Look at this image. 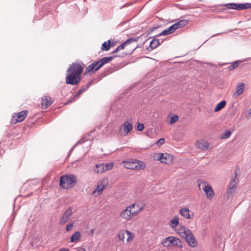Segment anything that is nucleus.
Returning <instances> with one entry per match:
<instances>
[{
	"label": "nucleus",
	"instance_id": "41",
	"mask_svg": "<svg viewBox=\"0 0 251 251\" xmlns=\"http://www.w3.org/2000/svg\"><path fill=\"white\" fill-rule=\"evenodd\" d=\"M164 142H165V140L164 138H161L157 142V144L158 145V146H161L162 145V144H163L164 143Z\"/></svg>",
	"mask_w": 251,
	"mask_h": 251
},
{
	"label": "nucleus",
	"instance_id": "23",
	"mask_svg": "<svg viewBox=\"0 0 251 251\" xmlns=\"http://www.w3.org/2000/svg\"><path fill=\"white\" fill-rule=\"evenodd\" d=\"M129 169L132 170H143L145 168V165L142 162L137 161V164L134 167H128Z\"/></svg>",
	"mask_w": 251,
	"mask_h": 251
},
{
	"label": "nucleus",
	"instance_id": "5",
	"mask_svg": "<svg viewBox=\"0 0 251 251\" xmlns=\"http://www.w3.org/2000/svg\"><path fill=\"white\" fill-rule=\"evenodd\" d=\"M161 244L164 247H170L172 246L180 249L183 247L181 241L178 238L173 236H170L163 239Z\"/></svg>",
	"mask_w": 251,
	"mask_h": 251
},
{
	"label": "nucleus",
	"instance_id": "12",
	"mask_svg": "<svg viewBox=\"0 0 251 251\" xmlns=\"http://www.w3.org/2000/svg\"><path fill=\"white\" fill-rule=\"evenodd\" d=\"M236 188V184L235 183V179H233L229 183V188L226 194V197L228 199L231 197L232 195L234 193Z\"/></svg>",
	"mask_w": 251,
	"mask_h": 251
},
{
	"label": "nucleus",
	"instance_id": "32",
	"mask_svg": "<svg viewBox=\"0 0 251 251\" xmlns=\"http://www.w3.org/2000/svg\"><path fill=\"white\" fill-rule=\"evenodd\" d=\"M231 134V132L229 131L226 130L221 135V138L223 139L228 138Z\"/></svg>",
	"mask_w": 251,
	"mask_h": 251
},
{
	"label": "nucleus",
	"instance_id": "24",
	"mask_svg": "<svg viewBox=\"0 0 251 251\" xmlns=\"http://www.w3.org/2000/svg\"><path fill=\"white\" fill-rule=\"evenodd\" d=\"M81 234L79 231H76L71 237V242H77L81 238Z\"/></svg>",
	"mask_w": 251,
	"mask_h": 251
},
{
	"label": "nucleus",
	"instance_id": "9",
	"mask_svg": "<svg viewBox=\"0 0 251 251\" xmlns=\"http://www.w3.org/2000/svg\"><path fill=\"white\" fill-rule=\"evenodd\" d=\"M202 185L204 186L203 190L205 193L206 197L209 199H212L214 196V193L211 186L206 182H203Z\"/></svg>",
	"mask_w": 251,
	"mask_h": 251
},
{
	"label": "nucleus",
	"instance_id": "4",
	"mask_svg": "<svg viewBox=\"0 0 251 251\" xmlns=\"http://www.w3.org/2000/svg\"><path fill=\"white\" fill-rule=\"evenodd\" d=\"M136 206L138 208V205H136L135 203H132L128 206L121 213V217L126 220H129L130 219L131 216H135L137 214H139L143 209V208L140 207L137 210H135V208Z\"/></svg>",
	"mask_w": 251,
	"mask_h": 251
},
{
	"label": "nucleus",
	"instance_id": "19",
	"mask_svg": "<svg viewBox=\"0 0 251 251\" xmlns=\"http://www.w3.org/2000/svg\"><path fill=\"white\" fill-rule=\"evenodd\" d=\"M178 216H175L169 222L170 226L173 229L176 228L179 225Z\"/></svg>",
	"mask_w": 251,
	"mask_h": 251
},
{
	"label": "nucleus",
	"instance_id": "10",
	"mask_svg": "<svg viewBox=\"0 0 251 251\" xmlns=\"http://www.w3.org/2000/svg\"><path fill=\"white\" fill-rule=\"evenodd\" d=\"M106 184V182L105 180L99 181L96 189L93 192V194L97 193L98 196H100L104 190Z\"/></svg>",
	"mask_w": 251,
	"mask_h": 251
},
{
	"label": "nucleus",
	"instance_id": "38",
	"mask_svg": "<svg viewBox=\"0 0 251 251\" xmlns=\"http://www.w3.org/2000/svg\"><path fill=\"white\" fill-rule=\"evenodd\" d=\"M125 232L128 235V238L126 239L127 241L129 242V241H131V240H132L133 238L131 237V232L127 230Z\"/></svg>",
	"mask_w": 251,
	"mask_h": 251
},
{
	"label": "nucleus",
	"instance_id": "3",
	"mask_svg": "<svg viewBox=\"0 0 251 251\" xmlns=\"http://www.w3.org/2000/svg\"><path fill=\"white\" fill-rule=\"evenodd\" d=\"M77 181L76 176L73 175H65L60 178L59 185L65 189L73 188Z\"/></svg>",
	"mask_w": 251,
	"mask_h": 251
},
{
	"label": "nucleus",
	"instance_id": "44",
	"mask_svg": "<svg viewBox=\"0 0 251 251\" xmlns=\"http://www.w3.org/2000/svg\"><path fill=\"white\" fill-rule=\"evenodd\" d=\"M76 251H86V249L84 248H81Z\"/></svg>",
	"mask_w": 251,
	"mask_h": 251
},
{
	"label": "nucleus",
	"instance_id": "31",
	"mask_svg": "<svg viewBox=\"0 0 251 251\" xmlns=\"http://www.w3.org/2000/svg\"><path fill=\"white\" fill-rule=\"evenodd\" d=\"M110 48V41L108 40L107 42H104L102 44L101 50H108Z\"/></svg>",
	"mask_w": 251,
	"mask_h": 251
},
{
	"label": "nucleus",
	"instance_id": "2",
	"mask_svg": "<svg viewBox=\"0 0 251 251\" xmlns=\"http://www.w3.org/2000/svg\"><path fill=\"white\" fill-rule=\"evenodd\" d=\"M177 233L182 238L186 240L189 245L192 248L196 247L198 243L192 231L188 228L182 226L177 230Z\"/></svg>",
	"mask_w": 251,
	"mask_h": 251
},
{
	"label": "nucleus",
	"instance_id": "34",
	"mask_svg": "<svg viewBox=\"0 0 251 251\" xmlns=\"http://www.w3.org/2000/svg\"><path fill=\"white\" fill-rule=\"evenodd\" d=\"M137 160L132 161H129L126 163V168L129 169L128 167H134L135 164H137Z\"/></svg>",
	"mask_w": 251,
	"mask_h": 251
},
{
	"label": "nucleus",
	"instance_id": "27",
	"mask_svg": "<svg viewBox=\"0 0 251 251\" xmlns=\"http://www.w3.org/2000/svg\"><path fill=\"white\" fill-rule=\"evenodd\" d=\"M95 172L98 174L104 172L105 170L104 167V163L96 165V169H95Z\"/></svg>",
	"mask_w": 251,
	"mask_h": 251
},
{
	"label": "nucleus",
	"instance_id": "13",
	"mask_svg": "<svg viewBox=\"0 0 251 251\" xmlns=\"http://www.w3.org/2000/svg\"><path fill=\"white\" fill-rule=\"evenodd\" d=\"M52 103V101H51V98L45 97L44 98H42V101L41 102L42 108L43 109H46L49 106H50Z\"/></svg>",
	"mask_w": 251,
	"mask_h": 251
},
{
	"label": "nucleus",
	"instance_id": "43",
	"mask_svg": "<svg viewBox=\"0 0 251 251\" xmlns=\"http://www.w3.org/2000/svg\"><path fill=\"white\" fill-rule=\"evenodd\" d=\"M130 5V3H126V4H125L124 5H123V6H122L120 8H121V9H122V8H123L124 7H126V6H129V5Z\"/></svg>",
	"mask_w": 251,
	"mask_h": 251
},
{
	"label": "nucleus",
	"instance_id": "8",
	"mask_svg": "<svg viewBox=\"0 0 251 251\" xmlns=\"http://www.w3.org/2000/svg\"><path fill=\"white\" fill-rule=\"evenodd\" d=\"M27 113V110H24L15 114V115L13 116L12 119V121H15L14 124L24 121L26 117Z\"/></svg>",
	"mask_w": 251,
	"mask_h": 251
},
{
	"label": "nucleus",
	"instance_id": "21",
	"mask_svg": "<svg viewBox=\"0 0 251 251\" xmlns=\"http://www.w3.org/2000/svg\"><path fill=\"white\" fill-rule=\"evenodd\" d=\"M188 21L186 20H181L179 21L178 22L176 23L173 24L174 26L175 27L176 30L181 28L183 26L186 25L188 24Z\"/></svg>",
	"mask_w": 251,
	"mask_h": 251
},
{
	"label": "nucleus",
	"instance_id": "30",
	"mask_svg": "<svg viewBox=\"0 0 251 251\" xmlns=\"http://www.w3.org/2000/svg\"><path fill=\"white\" fill-rule=\"evenodd\" d=\"M226 104V101L225 100H222L221 102H220L216 106L214 111L215 112H217L220 110H221L222 109H223Z\"/></svg>",
	"mask_w": 251,
	"mask_h": 251
},
{
	"label": "nucleus",
	"instance_id": "36",
	"mask_svg": "<svg viewBox=\"0 0 251 251\" xmlns=\"http://www.w3.org/2000/svg\"><path fill=\"white\" fill-rule=\"evenodd\" d=\"M178 119V117L177 115H174L173 116L171 117L169 123L171 124H172L175 122H176Z\"/></svg>",
	"mask_w": 251,
	"mask_h": 251
},
{
	"label": "nucleus",
	"instance_id": "22",
	"mask_svg": "<svg viewBox=\"0 0 251 251\" xmlns=\"http://www.w3.org/2000/svg\"><path fill=\"white\" fill-rule=\"evenodd\" d=\"M190 210L188 208H183L180 209V214L185 218L189 219L191 218L190 215Z\"/></svg>",
	"mask_w": 251,
	"mask_h": 251
},
{
	"label": "nucleus",
	"instance_id": "11",
	"mask_svg": "<svg viewBox=\"0 0 251 251\" xmlns=\"http://www.w3.org/2000/svg\"><path fill=\"white\" fill-rule=\"evenodd\" d=\"M72 214V209L69 207L67 209L63 214V216L60 221V224L62 225L65 224L69 220Z\"/></svg>",
	"mask_w": 251,
	"mask_h": 251
},
{
	"label": "nucleus",
	"instance_id": "45",
	"mask_svg": "<svg viewBox=\"0 0 251 251\" xmlns=\"http://www.w3.org/2000/svg\"><path fill=\"white\" fill-rule=\"evenodd\" d=\"M119 50H118V48H117L113 51V53H116Z\"/></svg>",
	"mask_w": 251,
	"mask_h": 251
},
{
	"label": "nucleus",
	"instance_id": "18",
	"mask_svg": "<svg viewBox=\"0 0 251 251\" xmlns=\"http://www.w3.org/2000/svg\"><path fill=\"white\" fill-rule=\"evenodd\" d=\"M132 124L128 122H126L122 125L121 130L123 129L124 132H126V134H127L132 130Z\"/></svg>",
	"mask_w": 251,
	"mask_h": 251
},
{
	"label": "nucleus",
	"instance_id": "26",
	"mask_svg": "<svg viewBox=\"0 0 251 251\" xmlns=\"http://www.w3.org/2000/svg\"><path fill=\"white\" fill-rule=\"evenodd\" d=\"M242 62V60H237L231 63V65L227 67L229 71H232L236 68L238 65Z\"/></svg>",
	"mask_w": 251,
	"mask_h": 251
},
{
	"label": "nucleus",
	"instance_id": "14",
	"mask_svg": "<svg viewBox=\"0 0 251 251\" xmlns=\"http://www.w3.org/2000/svg\"><path fill=\"white\" fill-rule=\"evenodd\" d=\"M139 38V37H136L134 38H130L129 39L127 40L126 41L124 42V43H123L117 47L118 50H120L124 49L126 45L130 44L132 42H137Z\"/></svg>",
	"mask_w": 251,
	"mask_h": 251
},
{
	"label": "nucleus",
	"instance_id": "42",
	"mask_svg": "<svg viewBox=\"0 0 251 251\" xmlns=\"http://www.w3.org/2000/svg\"><path fill=\"white\" fill-rule=\"evenodd\" d=\"M85 140L83 139H81L80 140H79L75 145V146L78 145V144H81L84 143Z\"/></svg>",
	"mask_w": 251,
	"mask_h": 251
},
{
	"label": "nucleus",
	"instance_id": "16",
	"mask_svg": "<svg viewBox=\"0 0 251 251\" xmlns=\"http://www.w3.org/2000/svg\"><path fill=\"white\" fill-rule=\"evenodd\" d=\"M176 29L174 26L173 25L169 27L168 28L165 29L162 32L158 34L156 36L167 35L172 33H174L176 31Z\"/></svg>",
	"mask_w": 251,
	"mask_h": 251
},
{
	"label": "nucleus",
	"instance_id": "35",
	"mask_svg": "<svg viewBox=\"0 0 251 251\" xmlns=\"http://www.w3.org/2000/svg\"><path fill=\"white\" fill-rule=\"evenodd\" d=\"M125 234V231L122 230L119 232V233L118 234V237L119 240H121V241L124 240Z\"/></svg>",
	"mask_w": 251,
	"mask_h": 251
},
{
	"label": "nucleus",
	"instance_id": "28",
	"mask_svg": "<svg viewBox=\"0 0 251 251\" xmlns=\"http://www.w3.org/2000/svg\"><path fill=\"white\" fill-rule=\"evenodd\" d=\"M97 63H92L91 64L89 65L87 68L86 69L85 74L87 73H93L95 71V65L97 64Z\"/></svg>",
	"mask_w": 251,
	"mask_h": 251
},
{
	"label": "nucleus",
	"instance_id": "37",
	"mask_svg": "<svg viewBox=\"0 0 251 251\" xmlns=\"http://www.w3.org/2000/svg\"><path fill=\"white\" fill-rule=\"evenodd\" d=\"M242 10L251 8V3H241Z\"/></svg>",
	"mask_w": 251,
	"mask_h": 251
},
{
	"label": "nucleus",
	"instance_id": "29",
	"mask_svg": "<svg viewBox=\"0 0 251 251\" xmlns=\"http://www.w3.org/2000/svg\"><path fill=\"white\" fill-rule=\"evenodd\" d=\"M91 84V82H89L85 87L80 88L76 94L74 96L73 99H75L76 97L78 96L79 95L84 92L89 88Z\"/></svg>",
	"mask_w": 251,
	"mask_h": 251
},
{
	"label": "nucleus",
	"instance_id": "15",
	"mask_svg": "<svg viewBox=\"0 0 251 251\" xmlns=\"http://www.w3.org/2000/svg\"><path fill=\"white\" fill-rule=\"evenodd\" d=\"M196 145L198 148L204 151L208 149V144L207 142H206L203 140L197 141Z\"/></svg>",
	"mask_w": 251,
	"mask_h": 251
},
{
	"label": "nucleus",
	"instance_id": "20",
	"mask_svg": "<svg viewBox=\"0 0 251 251\" xmlns=\"http://www.w3.org/2000/svg\"><path fill=\"white\" fill-rule=\"evenodd\" d=\"M245 84L243 83H239L236 87V92L234 94L236 96L241 95L244 90Z\"/></svg>",
	"mask_w": 251,
	"mask_h": 251
},
{
	"label": "nucleus",
	"instance_id": "1",
	"mask_svg": "<svg viewBox=\"0 0 251 251\" xmlns=\"http://www.w3.org/2000/svg\"><path fill=\"white\" fill-rule=\"evenodd\" d=\"M82 71L83 67L79 63H73L67 71L66 83L72 85L78 84L81 80Z\"/></svg>",
	"mask_w": 251,
	"mask_h": 251
},
{
	"label": "nucleus",
	"instance_id": "39",
	"mask_svg": "<svg viewBox=\"0 0 251 251\" xmlns=\"http://www.w3.org/2000/svg\"><path fill=\"white\" fill-rule=\"evenodd\" d=\"M144 125L142 124H138L137 126V130L138 131H142L144 129Z\"/></svg>",
	"mask_w": 251,
	"mask_h": 251
},
{
	"label": "nucleus",
	"instance_id": "40",
	"mask_svg": "<svg viewBox=\"0 0 251 251\" xmlns=\"http://www.w3.org/2000/svg\"><path fill=\"white\" fill-rule=\"evenodd\" d=\"M73 226H74V223L69 224L67 226L66 229L67 231H69L73 228Z\"/></svg>",
	"mask_w": 251,
	"mask_h": 251
},
{
	"label": "nucleus",
	"instance_id": "33",
	"mask_svg": "<svg viewBox=\"0 0 251 251\" xmlns=\"http://www.w3.org/2000/svg\"><path fill=\"white\" fill-rule=\"evenodd\" d=\"M114 166V163L110 162L109 163L104 164L105 172L111 170Z\"/></svg>",
	"mask_w": 251,
	"mask_h": 251
},
{
	"label": "nucleus",
	"instance_id": "6",
	"mask_svg": "<svg viewBox=\"0 0 251 251\" xmlns=\"http://www.w3.org/2000/svg\"><path fill=\"white\" fill-rule=\"evenodd\" d=\"M156 157L161 162L166 164H169L173 160L172 156L166 153H158L156 154Z\"/></svg>",
	"mask_w": 251,
	"mask_h": 251
},
{
	"label": "nucleus",
	"instance_id": "7",
	"mask_svg": "<svg viewBox=\"0 0 251 251\" xmlns=\"http://www.w3.org/2000/svg\"><path fill=\"white\" fill-rule=\"evenodd\" d=\"M113 58L112 56H108V57H104L101 58L100 60L97 61H94L93 63H97L96 65H95V71H98L101 67H102L104 64L108 63L110 61H111Z\"/></svg>",
	"mask_w": 251,
	"mask_h": 251
},
{
	"label": "nucleus",
	"instance_id": "25",
	"mask_svg": "<svg viewBox=\"0 0 251 251\" xmlns=\"http://www.w3.org/2000/svg\"><path fill=\"white\" fill-rule=\"evenodd\" d=\"M160 44L159 40L158 39L154 38L150 43V46L151 49H154Z\"/></svg>",
	"mask_w": 251,
	"mask_h": 251
},
{
	"label": "nucleus",
	"instance_id": "46",
	"mask_svg": "<svg viewBox=\"0 0 251 251\" xmlns=\"http://www.w3.org/2000/svg\"><path fill=\"white\" fill-rule=\"evenodd\" d=\"M249 114L250 115H251V109H250V112L249 113Z\"/></svg>",
	"mask_w": 251,
	"mask_h": 251
},
{
	"label": "nucleus",
	"instance_id": "17",
	"mask_svg": "<svg viewBox=\"0 0 251 251\" xmlns=\"http://www.w3.org/2000/svg\"><path fill=\"white\" fill-rule=\"evenodd\" d=\"M228 9H235L237 10H241L242 6L241 3H227L225 5Z\"/></svg>",
	"mask_w": 251,
	"mask_h": 251
}]
</instances>
